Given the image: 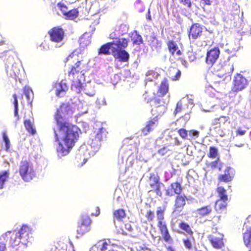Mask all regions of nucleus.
<instances>
[{
  "instance_id": "nucleus-1",
  "label": "nucleus",
  "mask_w": 251,
  "mask_h": 251,
  "mask_svg": "<svg viewBox=\"0 0 251 251\" xmlns=\"http://www.w3.org/2000/svg\"><path fill=\"white\" fill-rule=\"evenodd\" d=\"M109 38L117 40L102 45L99 50V54H111L115 59L122 62L128 61L129 54L125 50L128 46V39L126 38H118L116 30L110 34Z\"/></svg>"
},
{
  "instance_id": "nucleus-33",
  "label": "nucleus",
  "mask_w": 251,
  "mask_h": 251,
  "mask_svg": "<svg viewBox=\"0 0 251 251\" xmlns=\"http://www.w3.org/2000/svg\"><path fill=\"white\" fill-rule=\"evenodd\" d=\"M9 173L8 171H5L0 173V189L4 188V183L9 177Z\"/></svg>"
},
{
  "instance_id": "nucleus-57",
  "label": "nucleus",
  "mask_w": 251,
  "mask_h": 251,
  "mask_svg": "<svg viewBox=\"0 0 251 251\" xmlns=\"http://www.w3.org/2000/svg\"><path fill=\"white\" fill-rule=\"evenodd\" d=\"M6 247L5 244L3 242H0V251H4Z\"/></svg>"
},
{
  "instance_id": "nucleus-3",
  "label": "nucleus",
  "mask_w": 251,
  "mask_h": 251,
  "mask_svg": "<svg viewBox=\"0 0 251 251\" xmlns=\"http://www.w3.org/2000/svg\"><path fill=\"white\" fill-rule=\"evenodd\" d=\"M166 211V206H158L156 208L155 213L151 209L148 210L145 213V217L147 219L146 223L154 224L156 215L157 221V226L162 234L163 240L166 243H171L173 242V239L170 234L167 223L165 220Z\"/></svg>"
},
{
  "instance_id": "nucleus-16",
  "label": "nucleus",
  "mask_w": 251,
  "mask_h": 251,
  "mask_svg": "<svg viewBox=\"0 0 251 251\" xmlns=\"http://www.w3.org/2000/svg\"><path fill=\"white\" fill-rule=\"evenodd\" d=\"M220 54L219 47H214L207 50L205 58V63L208 66L212 67L217 61Z\"/></svg>"
},
{
  "instance_id": "nucleus-45",
  "label": "nucleus",
  "mask_w": 251,
  "mask_h": 251,
  "mask_svg": "<svg viewBox=\"0 0 251 251\" xmlns=\"http://www.w3.org/2000/svg\"><path fill=\"white\" fill-rule=\"evenodd\" d=\"M57 5L59 6L60 10L62 11L63 15H65L68 11L67 6L61 2H58Z\"/></svg>"
},
{
  "instance_id": "nucleus-28",
  "label": "nucleus",
  "mask_w": 251,
  "mask_h": 251,
  "mask_svg": "<svg viewBox=\"0 0 251 251\" xmlns=\"http://www.w3.org/2000/svg\"><path fill=\"white\" fill-rule=\"evenodd\" d=\"M20 69L17 68L15 65H13L10 69H6V73L7 75L12 78L16 79L19 78L20 74Z\"/></svg>"
},
{
  "instance_id": "nucleus-19",
  "label": "nucleus",
  "mask_w": 251,
  "mask_h": 251,
  "mask_svg": "<svg viewBox=\"0 0 251 251\" xmlns=\"http://www.w3.org/2000/svg\"><path fill=\"white\" fill-rule=\"evenodd\" d=\"M183 191V187L181 183L176 181L171 183L170 186L165 190V195L172 197L176 195H180Z\"/></svg>"
},
{
  "instance_id": "nucleus-58",
  "label": "nucleus",
  "mask_w": 251,
  "mask_h": 251,
  "mask_svg": "<svg viewBox=\"0 0 251 251\" xmlns=\"http://www.w3.org/2000/svg\"><path fill=\"white\" fill-rule=\"evenodd\" d=\"M204 5H211V1L210 0H201Z\"/></svg>"
},
{
  "instance_id": "nucleus-4",
  "label": "nucleus",
  "mask_w": 251,
  "mask_h": 251,
  "mask_svg": "<svg viewBox=\"0 0 251 251\" xmlns=\"http://www.w3.org/2000/svg\"><path fill=\"white\" fill-rule=\"evenodd\" d=\"M82 60H78L71 66L68 71V76L72 81V88L80 91L83 86V82L85 81L84 74L85 71L83 70L84 66Z\"/></svg>"
},
{
  "instance_id": "nucleus-30",
  "label": "nucleus",
  "mask_w": 251,
  "mask_h": 251,
  "mask_svg": "<svg viewBox=\"0 0 251 251\" xmlns=\"http://www.w3.org/2000/svg\"><path fill=\"white\" fill-rule=\"evenodd\" d=\"M178 226L181 230L185 231L189 236H193L194 233L193 231L191 229L190 226L188 224L184 222H181L179 223Z\"/></svg>"
},
{
  "instance_id": "nucleus-26",
  "label": "nucleus",
  "mask_w": 251,
  "mask_h": 251,
  "mask_svg": "<svg viewBox=\"0 0 251 251\" xmlns=\"http://www.w3.org/2000/svg\"><path fill=\"white\" fill-rule=\"evenodd\" d=\"M219 199L222 201H228V197L226 189L222 186L218 185L216 189Z\"/></svg>"
},
{
  "instance_id": "nucleus-24",
  "label": "nucleus",
  "mask_w": 251,
  "mask_h": 251,
  "mask_svg": "<svg viewBox=\"0 0 251 251\" xmlns=\"http://www.w3.org/2000/svg\"><path fill=\"white\" fill-rule=\"evenodd\" d=\"M169 90V84L166 78H164L158 87L157 94L159 97L165 96Z\"/></svg>"
},
{
  "instance_id": "nucleus-41",
  "label": "nucleus",
  "mask_w": 251,
  "mask_h": 251,
  "mask_svg": "<svg viewBox=\"0 0 251 251\" xmlns=\"http://www.w3.org/2000/svg\"><path fill=\"white\" fill-rule=\"evenodd\" d=\"M229 119V117L226 116H222L220 117L219 118H215V121L216 124H221V123L225 124L226 122Z\"/></svg>"
},
{
  "instance_id": "nucleus-43",
  "label": "nucleus",
  "mask_w": 251,
  "mask_h": 251,
  "mask_svg": "<svg viewBox=\"0 0 251 251\" xmlns=\"http://www.w3.org/2000/svg\"><path fill=\"white\" fill-rule=\"evenodd\" d=\"M220 164V158L219 157H217L215 160L212 161L209 163V166L212 169H215L219 167V165Z\"/></svg>"
},
{
  "instance_id": "nucleus-59",
  "label": "nucleus",
  "mask_w": 251,
  "mask_h": 251,
  "mask_svg": "<svg viewBox=\"0 0 251 251\" xmlns=\"http://www.w3.org/2000/svg\"><path fill=\"white\" fill-rule=\"evenodd\" d=\"M160 102V100L159 99H155L154 101V103L155 105L154 106H156L160 105L159 104Z\"/></svg>"
},
{
  "instance_id": "nucleus-44",
  "label": "nucleus",
  "mask_w": 251,
  "mask_h": 251,
  "mask_svg": "<svg viewBox=\"0 0 251 251\" xmlns=\"http://www.w3.org/2000/svg\"><path fill=\"white\" fill-rule=\"evenodd\" d=\"M179 136L183 139H186L188 136V132L184 128H181L178 130Z\"/></svg>"
},
{
  "instance_id": "nucleus-6",
  "label": "nucleus",
  "mask_w": 251,
  "mask_h": 251,
  "mask_svg": "<svg viewBox=\"0 0 251 251\" xmlns=\"http://www.w3.org/2000/svg\"><path fill=\"white\" fill-rule=\"evenodd\" d=\"M73 113V111L69 103H61L54 115V119L57 126H61L65 123H69L65 121V119L67 116L72 115Z\"/></svg>"
},
{
  "instance_id": "nucleus-61",
  "label": "nucleus",
  "mask_w": 251,
  "mask_h": 251,
  "mask_svg": "<svg viewBox=\"0 0 251 251\" xmlns=\"http://www.w3.org/2000/svg\"><path fill=\"white\" fill-rule=\"evenodd\" d=\"M167 249V251H175V250L173 249V248L171 246L168 247Z\"/></svg>"
},
{
  "instance_id": "nucleus-2",
  "label": "nucleus",
  "mask_w": 251,
  "mask_h": 251,
  "mask_svg": "<svg viewBox=\"0 0 251 251\" xmlns=\"http://www.w3.org/2000/svg\"><path fill=\"white\" fill-rule=\"evenodd\" d=\"M58 127L61 141L58 143L57 151L61 155H66L78 140L80 129L71 123H65Z\"/></svg>"
},
{
  "instance_id": "nucleus-20",
  "label": "nucleus",
  "mask_w": 251,
  "mask_h": 251,
  "mask_svg": "<svg viewBox=\"0 0 251 251\" xmlns=\"http://www.w3.org/2000/svg\"><path fill=\"white\" fill-rule=\"evenodd\" d=\"M244 226L247 229L243 234V240L247 247L251 246V215L249 216L244 223Z\"/></svg>"
},
{
  "instance_id": "nucleus-54",
  "label": "nucleus",
  "mask_w": 251,
  "mask_h": 251,
  "mask_svg": "<svg viewBox=\"0 0 251 251\" xmlns=\"http://www.w3.org/2000/svg\"><path fill=\"white\" fill-rule=\"evenodd\" d=\"M95 212L92 213V215L95 216H98L100 214V209L99 206H97L95 207Z\"/></svg>"
},
{
  "instance_id": "nucleus-48",
  "label": "nucleus",
  "mask_w": 251,
  "mask_h": 251,
  "mask_svg": "<svg viewBox=\"0 0 251 251\" xmlns=\"http://www.w3.org/2000/svg\"><path fill=\"white\" fill-rule=\"evenodd\" d=\"M179 2L184 6L191 8L192 6V3L190 0H179Z\"/></svg>"
},
{
  "instance_id": "nucleus-38",
  "label": "nucleus",
  "mask_w": 251,
  "mask_h": 251,
  "mask_svg": "<svg viewBox=\"0 0 251 251\" xmlns=\"http://www.w3.org/2000/svg\"><path fill=\"white\" fill-rule=\"evenodd\" d=\"M3 142L5 143V150L8 151L10 149V143L6 132L2 133Z\"/></svg>"
},
{
  "instance_id": "nucleus-18",
  "label": "nucleus",
  "mask_w": 251,
  "mask_h": 251,
  "mask_svg": "<svg viewBox=\"0 0 251 251\" xmlns=\"http://www.w3.org/2000/svg\"><path fill=\"white\" fill-rule=\"evenodd\" d=\"M235 176L234 170L230 167H226L223 174H220L218 176V184L222 183H228L232 181Z\"/></svg>"
},
{
  "instance_id": "nucleus-21",
  "label": "nucleus",
  "mask_w": 251,
  "mask_h": 251,
  "mask_svg": "<svg viewBox=\"0 0 251 251\" xmlns=\"http://www.w3.org/2000/svg\"><path fill=\"white\" fill-rule=\"evenodd\" d=\"M213 212V208L210 205H206L197 208L195 213L197 218H203L210 216Z\"/></svg>"
},
{
  "instance_id": "nucleus-56",
  "label": "nucleus",
  "mask_w": 251,
  "mask_h": 251,
  "mask_svg": "<svg viewBox=\"0 0 251 251\" xmlns=\"http://www.w3.org/2000/svg\"><path fill=\"white\" fill-rule=\"evenodd\" d=\"M8 44V42H7L6 40H5L4 38H3L1 35H0V45L6 44L7 45Z\"/></svg>"
},
{
  "instance_id": "nucleus-37",
  "label": "nucleus",
  "mask_w": 251,
  "mask_h": 251,
  "mask_svg": "<svg viewBox=\"0 0 251 251\" xmlns=\"http://www.w3.org/2000/svg\"><path fill=\"white\" fill-rule=\"evenodd\" d=\"M24 93L28 101L31 103L32 102L33 92L32 90L28 87H25L24 88Z\"/></svg>"
},
{
  "instance_id": "nucleus-11",
  "label": "nucleus",
  "mask_w": 251,
  "mask_h": 251,
  "mask_svg": "<svg viewBox=\"0 0 251 251\" xmlns=\"http://www.w3.org/2000/svg\"><path fill=\"white\" fill-rule=\"evenodd\" d=\"M50 40L54 43H59L62 42L65 36V30L61 26L53 27L48 32Z\"/></svg>"
},
{
  "instance_id": "nucleus-51",
  "label": "nucleus",
  "mask_w": 251,
  "mask_h": 251,
  "mask_svg": "<svg viewBox=\"0 0 251 251\" xmlns=\"http://www.w3.org/2000/svg\"><path fill=\"white\" fill-rule=\"evenodd\" d=\"M246 133V131L245 130H242L240 128H238L236 130V136H243Z\"/></svg>"
},
{
  "instance_id": "nucleus-17",
  "label": "nucleus",
  "mask_w": 251,
  "mask_h": 251,
  "mask_svg": "<svg viewBox=\"0 0 251 251\" xmlns=\"http://www.w3.org/2000/svg\"><path fill=\"white\" fill-rule=\"evenodd\" d=\"M163 110H160L158 116H155L153 118L150 119L146 123L145 126L142 129L141 131L144 135L146 136L152 131L157 126L159 119V115L162 113Z\"/></svg>"
},
{
  "instance_id": "nucleus-32",
  "label": "nucleus",
  "mask_w": 251,
  "mask_h": 251,
  "mask_svg": "<svg viewBox=\"0 0 251 251\" xmlns=\"http://www.w3.org/2000/svg\"><path fill=\"white\" fill-rule=\"evenodd\" d=\"M190 238H186L183 239V243L187 249L190 250L193 248V244L195 243V239L193 236H190Z\"/></svg>"
},
{
  "instance_id": "nucleus-39",
  "label": "nucleus",
  "mask_w": 251,
  "mask_h": 251,
  "mask_svg": "<svg viewBox=\"0 0 251 251\" xmlns=\"http://www.w3.org/2000/svg\"><path fill=\"white\" fill-rule=\"evenodd\" d=\"M13 98H14L13 104L14 106V115L17 117L18 119L19 118L18 114V101L17 99V96L16 94L13 95Z\"/></svg>"
},
{
  "instance_id": "nucleus-62",
  "label": "nucleus",
  "mask_w": 251,
  "mask_h": 251,
  "mask_svg": "<svg viewBox=\"0 0 251 251\" xmlns=\"http://www.w3.org/2000/svg\"><path fill=\"white\" fill-rule=\"evenodd\" d=\"M249 251H251V249L250 250H249Z\"/></svg>"
},
{
  "instance_id": "nucleus-14",
  "label": "nucleus",
  "mask_w": 251,
  "mask_h": 251,
  "mask_svg": "<svg viewBox=\"0 0 251 251\" xmlns=\"http://www.w3.org/2000/svg\"><path fill=\"white\" fill-rule=\"evenodd\" d=\"M202 32V25L199 23L193 24L188 31V39L190 41L194 42L201 36Z\"/></svg>"
},
{
  "instance_id": "nucleus-8",
  "label": "nucleus",
  "mask_w": 251,
  "mask_h": 251,
  "mask_svg": "<svg viewBox=\"0 0 251 251\" xmlns=\"http://www.w3.org/2000/svg\"><path fill=\"white\" fill-rule=\"evenodd\" d=\"M163 185L160 181V178L157 174L151 173L147 180L146 187L149 189V192H153L157 195L161 197L162 195L161 185Z\"/></svg>"
},
{
  "instance_id": "nucleus-5",
  "label": "nucleus",
  "mask_w": 251,
  "mask_h": 251,
  "mask_svg": "<svg viewBox=\"0 0 251 251\" xmlns=\"http://www.w3.org/2000/svg\"><path fill=\"white\" fill-rule=\"evenodd\" d=\"M18 173L22 179L26 182H30L36 176L32 164L26 160L20 162Z\"/></svg>"
},
{
  "instance_id": "nucleus-42",
  "label": "nucleus",
  "mask_w": 251,
  "mask_h": 251,
  "mask_svg": "<svg viewBox=\"0 0 251 251\" xmlns=\"http://www.w3.org/2000/svg\"><path fill=\"white\" fill-rule=\"evenodd\" d=\"M183 108V105L181 100H179L177 101L176 104V108L174 111V114L175 115H176L178 113L180 112Z\"/></svg>"
},
{
  "instance_id": "nucleus-53",
  "label": "nucleus",
  "mask_w": 251,
  "mask_h": 251,
  "mask_svg": "<svg viewBox=\"0 0 251 251\" xmlns=\"http://www.w3.org/2000/svg\"><path fill=\"white\" fill-rule=\"evenodd\" d=\"M108 244L106 242H103L100 248L101 251H105L107 250Z\"/></svg>"
},
{
  "instance_id": "nucleus-7",
  "label": "nucleus",
  "mask_w": 251,
  "mask_h": 251,
  "mask_svg": "<svg viewBox=\"0 0 251 251\" xmlns=\"http://www.w3.org/2000/svg\"><path fill=\"white\" fill-rule=\"evenodd\" d=\"M30 233H31L30 228L26 226H23L19 231L15 234L14 237H11V244L13 246H17L20 244L27 245Z\"/></svg>"
},
{
  "instance_id": "nucleus-50",
  "label": "nucleus",
  "mask_w": 251,
  "mask_h": 251,
  "mask_svg": "<svg viewBox=\"0 0 251 251\" xmlns=\"http://www.w3.org/2000/svg\"><path fill=\"white\" fill-rule=\"evenodd\" d=\"M181 71L179 70H177L176 75L172 77L173 81H176L179 79L181 75Z\"/></svg>"
},
{
  "instance_id": "nucleus-40",
  "label": "nucleus",
  "mask_w": 251,
  "mask_h": 251,
  "mask_svg": "<svg viewBox=\"0 0 251 251\" xmlns=\"http://www.w3.org/2000/svg\"><path fill=\"white\" fill-rule=\"evenodd\" d=\"M133 44L136 45H140L143 43V39L141 36L138 34H135L133 36L132 39Z\"/></svg>"
},
{
  "instance_id": "nucleus-23",
  "label": "nucleus",
  "mask_w": 251,
  "mask_h": 251,
  "mask_svg": "<svg viewBox=\"0 0 251 251\" xmlns=\"http://www.w3.org/2000/svg\"><path fill=\"white\" fill-rule=\"evenodd\" d=\"M107 131L105 129L101 127L97 132L94 138L92 140V145L100 146V142L107 138Z\"/></svg>"
},
{
  "instance_id": "nucleus-31",
  "label": "nucleus",
  "mask_w": 251,
  "mask_h": 251,
  "mask_svg": "<svg viewBox=\"0 0 251 251\" xmlns=\"http://www.w3.org/2000/svg\"><path fill=\"white\" fill-rule=\"evenodd\" d=\"M24 125L26 130L31 134L34 135L36 133V130L33 126V123L30 120H25L24 121Z\"/></svg>"
},
{
  "instance_id": "nucleus-29",
  "label": "nucleus",
  "mask_w": 251,
  "mask_h": 251,
  "mask_svg": "<svg viewBox=\"0 0 251 251\" xmlns=\"http://www.w3.org/2000/svg\"><path fill=\"white\" fill-rule=\"evenodd\" d=\"M114 218L119 221H122L126 217V213L124 209L120 208L113 212Z\"/></svg>"
},
{
  "instance_id": "nucleus-46",
  "label": "nucleus",
  "mask_w": 251,
  "mask_h": 251,
  "mask_svg": "<svg viewBox=\"0 0 251 251\" xmlns=\"http://www.w3.org/2000/svg\"><path fill=\"white\" fill-rule=\"evenodd\" d=\"M169 151L167 147H164L158 150L157 152L160 155H164Z\"/></svg>"
},
{
  "instance_id": "nucleus-47",
  "label": "nucleus",
  "mask_w": 251,
  "mask_h": 251,
  "mask_svg": "<svg viewBox=\"0 0 251 251\" xmlns=\"http://www.w3.org/2000/svg\"><path fill=\"white\" fill-rule=\"evenodd\" d=\"M189 133L193 139H196L199 136L200 132L198 130H191L189 131Z\"/></svg>"
},
{
  "instance_id": "nucleus-15",
  "label": "nucleus",
  "mask_w": 251,
  "mask_h": 251,
  "mask_svg": "<svg viewBox=\"0 0 251 251\" xmlns=\"http://www.w3.org/2000/svg\"><path fill=\"white\" fill-rule=\"evenodd\" d=\"M224 238V234L215 232L208 236V240L214 248L220 249L225 246Z\"/></svg>"
},
{
  "instance_id": "nucleus-9",
  "label": "nucleus",
  "mask_w": 251,
  "mask_h": 251,
  "mask_svg": "<svg viewBox=\"0 0 251 251\" xmlns=\"http://www.w3.org/2000/svg\"><path fill=\"white\" fill-rule=\"evenodd\" d=\"M234 71L233 63L227 60L219 64L216 70L217 75L220 77H224V79L228 78L231 79V75Z\"/></svg>"
},
{
  "instance_id": "nucleus-55",
  "label": "nucleus",
  "mask_w": 251,
  "mask_h": 251,
  "mask_svg": "<svg viewBox=\"0 0 251 251\" xmlns=\"http://www.w3.org/2000/svg\"><path fill=\"white\" fill-rule=\"evenodd\" d=\"M178 57L177 59L180 61V62H181L183 66L187 67V63L186 61L184 58L180 57V56H178Z\"/></svg>"
},
{
  "instance_id": "nucleus-22",
  "label": "nucleus",
  "mask_w": 251,
  "mask_h": 251,
  "mask_svg": "<svg viewBox=\"0 0 251 251\" xmlns=\"http://www.w3.org/2000/svg\"><path fill=\"white\" fill-rule=\"evenodd\" d=\"M167 45L169 52L173 56L175 55L180 56L182 55V51L179 50L176 42L173 40H169L167 43Z\"/></svg>"
},
{
  "instance_id": "nucleus-60",
  "label": "nucleus",
  "mask_w": 251,
  "mask_h": 251,
  "mask_svg": "<svg viewBox=\"0 0 251 251\" xmlns=\"http://www.w3.org/2000/svg\"><path fill=\"white\" fill-rule=\"evenodd\" d=\"M54 136H55L56 140L58 141L59 140V135H58V134L57 133L56 131L55 130H54Z\"/></svg>"
},
{
  "instance_id": "nucleus-27",
  "label": "nucleus",
  "mask_w": 251,
  "mask_h": 251,
  "mask_svg": "<svg viewBox=\"0 0 251 251\" xmlns=\"http://www.w3.org/2000/svg\"><path fill=\"white\" fill-rule=\"evenodd\" d=\"M227 201H222L221 199L217 200L214 204L215 210L220 213L225 210L227 205Z\"/></svg>"
},
{
  "instance_id": "nucleus-13",
  "label": "nucleus",
  "mask_w": 251,
  "mask_h": 251,
  "mask_svg": "<svg viewBox=\"0 0 251 251\" xmlns=\"http://www.w3.org/2000/svg\"><path fill=\"white\" fill-rule=\"evenodd\" d=\"M91 223L92 220L89 216L82 215L77 227V234L81 236L88 232L90 229Z\"/></svg>"
},
{
  "instance_id": "nucleus-10",
  "label": "nucleus",
  "mask_w": 251,
  "mask_h": 251,
  "mask_svg": "<svg viewBox=\"0 0 251 251\" xmlns=\"http://www.w3.org/2000/svg\"><path fill=\"white\" fill-rule=\"evenodd\" d=\"M189 198L184 194L176 196L174 202L172 215L174 217L182 216L180 213L183 211Z\"/></svg>"
},
{
  "instance_id": "nucleus-34",
  "label": "nucleus",
  "mask_w": 251,
  "mask_h": 251,
  "mask_svg": "<svg viewBox=\"0 0 251 251\" xmlns=\"http://www.w3.org/2000/svg\"><path fill=\"white\" fill-rule=\"evenodd\" d=\"M209 158L214 159L217 158L219 157L218 150L217 148L214 146L209 147V151L207 154Z\"/></svg>"
},
{
  "instance_id": "nucleus-25",
  "label": "nucleus",
  "mask_w": 251,
  "mask_h": 251,
  "mask_svg": "<svg viewBox=\"0 0 251 251\" xmlns=\"http://www.w3.org/2000/svg\"><path fill=\"white\" fill-rule=\"evenodd\" d=\"M53 87L55 88V95L57 97H61L64 94H65L68 90V87L67 84L62 81L58 83H55Z\"/></svg>"
},
{
  "instance_id": "nucleus-12",
  "label": "nucleus",
  "mask_w": 251,
  "mask_h": 251,
  "mask_svg": "<svg viewBox=\"0 0 251 251\" xmlns=\"http://www.w3.org/2000/svg\"><path fill=\"white\" fill-rule=\"evenodd\" d=\"M248 85L247 79L240 74H237L234 77L231 88L233 92H238L244 90Z\"/></svg>"
},
{
  "instance_id": "nucleus-49",
  "label": "nucleus",
  "mask_w": 251,
  "mask_h": 251,
  "mask_svg": "<svg viewBox=\"0 0 251 251\" xmlns=\"http://www.w3.org/2000/svg\"><path fill=\"white\" fill-rule=\"evenodd\" d=\"M76 56H77V55L75 54V51H73L65 59V62H67V61H69L70 60H71L72 58H75V57Z\"/></svg>"
},
{
  "instance_id": "nucleus-36",
  "label": "nucleus",
  "mask_w": 251,
  "mask_h": 251,
  "mask_svg": "<svg viewBox=\"0 0 251 251\" xmlns=\"http://www.w3.org/2000/svg\"><path fill=\"white\" fill-rule=\"evenodd\" d=\"M78 11L76 9H73L65 13V16L70 20H74L78 16Z\"/></svg>"
},
{
  "instance_id": "nucleus-52",
  "label": "nucleus",
  "mask_w": 251,
  "mask_h": 251,
  "mask_svg": "<svg viewBox=\"0 0 251 251\" xmlns=\"http://www.w3.org/2000/svg\"><path fill=\"white\" fill-rule=\"evenodd\" d=\"M188 58L190 61L192 62L196 59V57L193 52H189L188 53Z\"/></svg>"
},
{
  "instance_id": "nucleus-35",
  "label": "nucleus",
  "mask_w": 251,
  "mask_h": 251,
  "mask_svg": "<svg viewBox=\"0 0 251 251\" xmlns=\"http://www.w3.org/2000/svg\"><path fill=\"white\" fill-rule=\"evenodd\" d=\"M160 110H163L162 113L159 115V117L161 116L165 112V106L164 105H159L156 106H154L151 110V114L153 116H158V114H159V112Z\"/></svg>"
}]
</instances>
